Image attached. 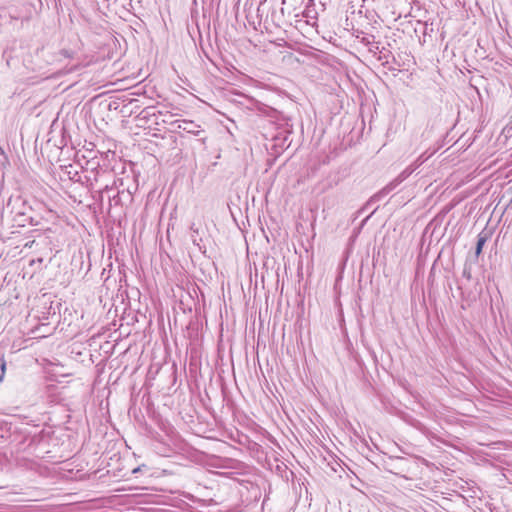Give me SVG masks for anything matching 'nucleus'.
I'll return each instance as SVG.
<instances>
[{"mask_svg":"<svg viewBox=\"0 0 512 512\" xmlns=\"http://www.w3.org/2000/svg\"><path fill=\"white\" fill-rule=\"evenodd\" d=\"M362 36L357 35V38L359 39L360 43L365 45L369 52L373 54H377L378 52H381L380 49V43L375 41L374 35H368L361 32Z\"/></svg>","mask_w":512,"mask_h":512,"instance_id":"f257e3e1","label":"nucleus"},{"mask_svg":"<svg viewBox=\"0 0 512 512\" xmlns=\"http://www.w3.org/2000/svg\"><path fill=\"white\" fill-rule=\"evenodd\" d=\"M487 241L486 236L479 235L477 245H476V255H480L483 249L485 242Z\"/></svg>","mask_w":512,"mask_h":512,"instance_id":"f03ea898","label":"nucleus"},{"mask_svg":"<svg viewBox=\"0 0 512 512\" xmlns=\"http://www.w3.org/2000/svg\"><path fill=\"white\" fill-rule=\"evenodd\" d=\"M270 10L271 7L269 6V3L264 1L261 2L260 5L258 6L257 13L260 17H262L264 12H269Z\"/></svg>","mask_w":512,"mask_h":512,"instance_id":"7ed1b4c3","label":"nucleus"},{"mask_svg":"<svg viewBox=\"0 0 512 512\" xmlns=\"http://www.w3.org/2000/svg\"><path fill=\"white\" fill-rule=\"evenodd\" d=\"M5 373H6V361L3 358L2 362H1L0 384L2 383V381L4 379Z\"/></svg>","mask_w":512,"mask_h":512,"instance_id":"20e7f679","label":"nucleus"},{"mask_svg":"<svg viewBox=\"0 0 512 512\" xmlns=\"http://www.w3.org/2000/svg\"><path fill=\"white\" fill-rule=\"evenodd\" d=\"M110 154L112 155V158H115V152L112 151L111 149H108L105 152H101V155L104 156L106 160H109V155Z\"/></svg>","mask_w":512,"mask_h":512,"instance_id":"39448f33","label":"nucleus"},{"mask_svg":"<svg viewBox=\"0 0 512 512\" xmlns=\"http://www.w3.org/2000/svg\"><path fill=\"white\" fill-rule=\"evenodd\" d=\"M312 12H313L312 10L307 8L303 12V16L306 17V18L314 19L315 17L312 15Z\"/></svg>","mask_w":512,"mask_h":512,"instance_id":"423d86ee","label":"nucleus"},{"mask_svg":"<svg viewBox=\"0 0 512 512\" xmlns=\"http://www.w3.org/2000/svg\"><path fill=\"white\" fill-rule=\"evenodd\" d=\"M82 158L88 159V160H95L97 158V155L96 154L89 155V156L82 155Z\"/></svg>","mask_w":512,"mask_h":512,"instance_id":"0eeeda50","label":"nucleus"},{"mask_svg":"<svg viewBox=\"0 0 512 512\" xmlns=\"http://www.w3.org/2000/svg\"><path fill=\"white\" fill-rule=\"evenodd\" d=\"M433 154H434V152L426 155L423 160H428L429 158H431L433 156Z\"/></svg>","mask_w":512,"mask_h":512,"instance_id":"6e6552de","label":"nucleus"},{"mask_svg":"<svg viewBox=\"0 0 512 512\" xmlns=\"http://www.w3.org/2000/svg\"><path fill=\"white\" fill-rule=\"evenodd\" d=\"M274 14H275V10L273 9V10H272V21H273V22H275V20H274Z\"/></svg>","mask_w":512,"mask_h":512,"instance_id":"1a4fd4ad","label":"nucleus"},{"mask_svg":"<svg viewBox=\"0 0 512 512\" xmlns=\"http://www.w3.org/2000/svg\"><path fill=\"white\" fill-rule=\"evenodd\" d=\"M75 160H79L78 153L75 155Z\"/></svg>","mask_w":512,"mask_h":512,"instance_id":"9d476101","label":"nucleus"},{"mask_svg":"<svg viewBox=\"0 0 512 512\" xmlns=\"http://www.w3.org/2000/svg\"><path fill=\"white\" fill-rule=\"evenodd\" d=\"M282 3H283V4H285V3H286V0H283V1H282Z\"/></svg>","mask_w":512,"mask_h":512,"instance_id":"9b49d317","label":"nucleus"}]
</instances>
